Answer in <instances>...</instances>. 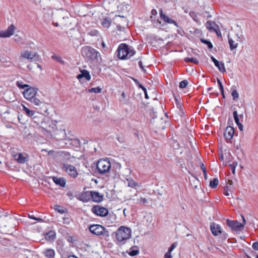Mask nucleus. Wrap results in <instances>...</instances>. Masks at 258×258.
I'll return each instance as SVG.
<instances>
[{
  "mask_svg": "<svg viewBox=\"0 0 258 258\" xmlns=\"http://www.w3.org/2000/svg\"><path fill=\"white\" fill-rule=\"evenodd\" d=\"M82 55L88 60L99 62L101 60L100 53L89 46L83 47L81 50Z\"/></svg>",
  "mask_w": 258,
  "mask_h": 258,
  "instance_id": "nucleus-1",
  "label": "nucleus"
},
{
  "mask_svg": "<svg viewBox=\"0 0 258 258\" xmlns=\"http://www.w3.org/2000/svg\"><path fill=\"white\" fill-rule=\"evenodd\" d=\"M135 53L136 51L132 47L125 43L120 44L117 50V56L121 59L129 58Z\"/></svg>",
  "mask_w": 258,
  "mask_h": 258,
  "instance_id": "nucleus-2",
  "label": "nucleus"
},
{
  "mask_svg": "<svg viewBox=\"0 0 258 258\" xmlns=\"http://www.w3.org/2000/svg\"><path fill=\"white\" fill-rule=\"evenodd\" d=\"M114 233L115 234L118 242L124 243L126 240L131 237V229L127 227L121 226Z\"/></svg>",
  "mask_w": 258,
  "mask_h": 258,
  "instance_id": "nucleus-3",
  "label": "nucleus"
},
{
  "mask_svg": "<svg viewBox=\"0 0 258 258\" xmlns=\"http://www.w3.org/2000/svg\"><path fill=\"white\" fill-rule=\"evenodd\" d=\"M89 231L93 234L97 236H102L105 239H107L110 236L109 232L103 226L99 224L90 225Z\"/></svg>",
  "mask_w": 258,
  "mask_h": 258,
  "instance_id": "nucleus-4",
  "label": "nucleus"
},
{
  "mask_svg": "<svg viewBox=\"0 0 258 258\" xmlns=\"http://www.w3.org/2000/svg\"><path fill=\"white\" fill-rule=\"evenodd\" d=\"M97 169L101 174L108 172L111 168V163L108 159H100L97 163Z\"/></svg>",
  "mask_w": 258,
  "mask_h": 258,
  "instance_id": "nucleus-5",
  "label": "nucleus"
},
{
  "mask_svg": "<svg viewBox=\"0 0 258 258\" xmlns=\"http://www.w3.org/2000/svg\"><path fill=\"white\" fill-rule=\"evenodd\" d=\"M27 59L29 60H37L39 59V55L36 52H32L28 50H23L21 52L19 56V61L22 62L23 59Z\"/></svg>",
  "mask_w": 258,
  "mask_h": 258,
  "instance_id": "nucleus-6",
  "label": "nucleus"
},
{
  "mask_svg": "<svg viewBox=\"0 0 258 258\" xmlns=\"http://www.w3.org/2000/svg\"><path fill=\"white\" fill-rule=\"evenodd\" d=\"M91 211L94 214L100 217L106 216L108 214L107 209L99 205L93 206L92 208Z\"/></svg>",
  "mask_w": 258,
  "mask_h": 258,
  "instance_id": "nucleus-7",
  "label": "nucleus"
},
{
  "mask_svg": "<svg viewBox=\"0 0 258 258\" xmlns=\"http://www.w3.org/2000/svg\"><path fill=\"white\" fill-rule=\"evenodd\" d=\"M38 89L33 88L29 86L23 92V95L25 99L30 100L37 95Z\"/></svg>",
  "mask_w": 258,
  "mask_h": 258,
  "instance_id": "nucleus-8",
  "label": "nucleus"
},
{
  "mask_svg": "<svg viewBox=\"0 0 258 258\" xmlns=\"http://www.w3.org/2000/svg\"><path fill=\"white\" fill-rule=\"evenodd\" d=\"M62 169L71 177H77L78 172L75 167L69 164H63Z\"/></svg>",
  "mask_w": 258,
  "mask_h": 258,
  "instance_id": "nucleus-9",
  "label": "nucleus"
},
{
  "mask_svg": "<svg viewBox=\"0 0 258 258\" xmlns=\"http://www.w3.org/2000/svg\"><path fill=\"white\" fill-rule=\"evenodd\" d=\"M159 15L160 19L164 21L165 24H173L176 27H178L177 23L174 20L170 18L167 15L164 13L162 9L159 10Z\"/></svg>",
  "mask_w": 258,
  "mask_h": 258,
  "instance_id": "nucleus-10",
  "label": "nucleus"
},
{
  "mask_svg": "<svg viewBox=\"0 0 258 258\" xmlns=\"http://www.w3.org/2000/svg\"><path fill=\"white\" fill-rule=\"evenodd\" d=\"M226 224L232 230L235 231L240 230L243 228V224H242L237 221H233L227 219Z\"/></svg>",
  "mask_w": 258,
  "mask_h": 258,
  "instance_id": "nucleus-11",
  "label": "nucleus"
},
{
  "mask_svg": "<svg viewBox=\"0 0 258 258\" xmlns=\"http://www.w3.org/2000/svg\"><path fill=\"white\" fill-rule=\"evenodd\" d=\"M16 30V27L13 24H11L5 31L0 32V37L3 38H8L13 35Z\"/></svg>",
  "mask_w": 258,
  "mask_h": 258,
  "instance_id": "nucleus-12",
  "label": "nucleus"
},
{
  "mask_svg": "<svg viewBox=\"0 0 258 258\" xmlns=\"http://www.w3.org/2000/svg\"><path fill=\"white\" fill-rule=\"evenodd\" d=\"M15 159L20 164H24L29 160V156L26 154L18 153L14 156Z\"/></svg>",
  "mask_w": 258,
  "mask_h": 258,
  "instance_id": "nucleus-13",
  "label": "nucleus"
},
{
  "mask_svg": "<svg viewBox=\"0 0 258 258\" xmlns=\"http://www.w3.org/2000/svg\"><path fill=\"white\" fill-rule=\"evenodd\" d=\"M53 135L58 140H63L66 137V131L64 129L56 130L53 131Z\"/></svg>",
  "mask_w": 258,
  "mask_h": 258,
  "instance_id": "nucleus-14",
  "label": "nucleus"
},
{
  "mask_svg": "<svg viewBox=\"0 0 258 258\" xmlns=\"http://www.w3.org/2000/svg\"><path fill=\"white\" fill-rule=\"evenodd\" d=\"M91 198L93 202L99 203L103 201V195H101L99 192L91 191Z\"/></svg>",
  "mask_w": 258,
  "mask_h": 258,
  "instance_id": "nucleus-15",
  "label": "nucleus"
},
{
  "mask_svg": "<svg viewBox=\"0 0 258 258\" xmlns=\"http://www.w3.org/2000/svg\"><path fill=\"white\" fill-rule=\"evenodd\" d=\"M210 229L212 234L215 236L222 233V228L218 224L212 223L210 225Z\"/></svg>",
  "mask_w": 258,
  "mask_h": 258,
  "instance_id": "nucleus-16",
  "label": "nucleus"
},
{
  "mask_svg": "<svg viewBox=\"0 0 258 258\" xmlns=\"http://www.w3.org/2000/svg\"><path fill=\"white\" fill-rule=\"evenodd\" d=\"M211 58L214 63L215 66L218 68L219 71L222 73H224L226 71L224 64L222 61H219L213 56L211 57Z\"/></svg>",
  "mask_w": 258,
  "mask_h": 258,
  "instance_id": "nucleus-17",
  "label": "nucleus"
},
{
  "mask_svg": "<svg viewBox=\"0 0 258 258\" xmlns=\"http://www.w3.org/2000/svg\"><path fill=\"white\" fill-rule=\"evenodd\" d=\"M234 129L233 127L228 126L226 128L225 133H224V137L227 140H230L234 135Z\"/></svg>",
  "mask_w": 258,
  "mask_h": 258,
  "instance_id": "nucleus-18",
  "label": "nucleus"
},
{
  "mask_svg": "<svg viewBox=\"0 0 258 258\" xmlns=\"http://www.w3.org/2000/svg\"><path fill=\"white\" fill-rule=\"evenodd\" d=\"M85 78L87 81H90L91 79V76L89 72L86 70H83L81 71V74L77 76V79H80Z\"/></svg>",
  "mask_w": 258,
  "mask_h": 258,
  "instance_id": "nucleus-19",
  "label": "nucleus"
},
{
  "mask_svg": "<svg viewBox=\"0 0 258 258\" xmlns=\"http://www.w3.org/2000/svg\"><path fill=\"white\" fill-rule=\"evenodd\" d=\"M91 191L83 192L80 196L79 200L83 202H88L91 199Z\"/></svg>",
  "mask_w": 258,
  "mask_h": 258,
  "instance_id": "nucleus-20",
  "label": "nucleus"
},
{
  "mask_svg": "<svg viewBox=\"0 0 258 258\" xmlns=\"http://www.w3.org/2000/svg\"><path fill=\"white\" fill-rule=\"evenodd\" d=\"M53 181L56 184L59 185L61 187H64L66 185V180L62 177H53Z\"/></svg>",
  "mask_w": 258,
  "mask_h": 258,
  "instance_id": "nucleus-21",
  "label": "nucleus"
},
{
  "mask_svg": "<svg viewBox=\"0 0 258 258\" xmlns=\"http://www.w3.org/2000/svg\"><path fill=\"white\" fill-rule=\"evenodd\" d=\"M219 27L215 22L209 21L206 23L207 28L210 31H214Z\"/></svg>",
  "mask_w": 258,
  "mask_h": 258,
  "instance_id": "nucleus-22",
  "label": "nucleus"
},
{
  "mask_svg": "<svg viewBox=\"0 0 258 258\" xmlns=\"http://www.w3.org/2000/svg\"><path fill=\"white\" fill-rule=\"evenodd\" d=\"M126 253H127L131 256H136L139 253V248L137 246L132 247L128 250H126Z\"/></svg>",
  "mask_w": 258,
  "mask_h": 258,
  "instance_id": "nucleus-23",
  "label": "nucleus"
},
{
  "mask_svg": "<svg viewBox=\"0 0 258 258\" xmlns=\"http://www.w3.org/2000/svg\"><path fill=\"white\" fill-rule=\"evenodd\" d=\"M44 255L47 258H54L55 251L52 249H47L44 251Z\"/></svg>",
  "mask_w": 258,
  "mask_h": 258,
  "instance_id": "nucleus-24",
  "label": "nucleus"
},
{
  "mask_svg": "<svg viewBox=\"0 0 258 258\" xmlns=\"http://www.w3.org/2000/svg\"><path fill=\"white\" fill-rule=\"evenodd\" d=\"M29 101L35 106L44 105V103L37 98V95L29 100Z\"/></svg>",
  "mask_w": 258,
  "mask_h": 258,
  "instance_id": "nucleus-25",
  "label": "nucleus"
},
{
  "mask_svg": "<svg viewBox=\"0 0 258 258\" xmlns=\"http://www.w3.org/2000/svg\"><path fill=\"white\" fill-rule=\"evenodd\" d=\"M243 114L242 113L240 114L239 115H238L237 111L235 110L233 112V117L236 124H238L239 123H241L240 122V118H243Z\"/></svg>",
  "mask_w": 258,
  "mask_h": 258,
  "instance_id": "nucleus-26",
  "label": "nucleus"
},
{
  "mask_svg": "<svg viewBox=\"0 0 258 258\" xmlns=\"http://www.w3.org/2000/svg\"><path fill=\"white\" fill-rule=\"evenodd\" d=\"M228 42L230 45V49L232 50L236 48L238 46V43H235L231 38H228Z\"/></svg>",
  "mask_w": 258,
  "mask_h": 258,
  "instance_id": "nucleus-27",
  "label": "nucleus"
},
{
  "mask_svg": "<svg viewBox=\"0 0 258 258\" xmlns=\"http://www.w3.org/2000/svg\"><path fill=\"white\" fill-rule=\"evenodd\" d=\"M111 24V21L108 18H104L101 22V25L106 28H108Z\"/></svg>",
  "mask_w": 258,
  "mask_h": 258,
  "instance_id": "nucleus-28",
  "label": "nucleus"
},
{
  "mask_svg": "<svg viewBox=\"0 0 258 258\" xmlns=\"http://www.w3.org/2000/svg\"><path fill=\"white\" fill-rule=\"evenodd\" d=\"M184 60L186 62H192L197 64L199 62V61L197 58L194 57H186L184 58Z\"/></svg>",
  "mask_w": 258,
  "mask_h": 258,
  "instance_id": "nucleus-29",
  "label": "nucleus"
},
{
  "mask_svg": "<svg viewBox=\"0 0 258 258\" xmlns=\"http://www.w3.org/2000/svg\"><path fill=\"white\" fill-rule=\"evenodd\" d=\"M23 110L25 112L26 114L29 116H33L35 112L33 110L29 109L27 107H26L25 106H23Z\"/></svg>",
  "mask_w": 258,
  "mask_h": 258,
  "instance_id": "nucleus-30",
  "label": "nucleus"
},
{
  "mask_svg": "<svg viewBox=\"0 0 258 258\" xmlns=\"http://www.w3.org/2000/svg\"><path fill=\"white\" fill-rule=\"evenodd\" d=\"M128 186L131 187H135L138 185V183L135 181L133 179H127Z\"/></svg>",
  "mask_w": 258,
  "mask_h": 258,
  "instance_id": "nucleus-31",
  "label": "nucleus"
},
{
  "mask_svg": "<svg viewBox=\"0 0 258 258\" xmlns=\"http://www.w3.org/2000/svg\"><path fill=\"white\" fill-rule=\"evenodd\" d=\"M16 85L17 87H18L19 88L21 89H25L27 88V87H29V85L28 84H24L23 82L19 81H17L16 83Z\"/></svg>",
  "mask_w": 258,
  "mask_h": 258,
  "instance_id": "nucleus-32",
  "label": "nucleus"
},
{
  "mask_svg": "<svg viewBox=\"0 0 258 258\" xmlns=\"http://www.w3.org/2000/svg\"><path fill=\"white\" fill-rule=\"evenodd\" d=\"M55 236L54 232L50 231L47 234V237L46 238L49 240H53L54 239Z\"/></svg>",
  "mask_w": 258,
  "mask_h": 258,
  "instance_id": "nucleus-33",
  "label": "nucleus"
},
{
  "mask_svg": "<svg viewBox=\"0 0 258 258\" xmlns=\"http://www.w3.org/2000/svg\"><path fill=\"white\" fill-rule=\"evenodd\" d=\"M219 181L217 178H214L213 180H211L210 182V186L212 188H215L217 187Z\"/></svg>",
  "mask_w": 258,
  "mask_h": 258,
  "instance_id": "nucleus-34",
  "label": "nucleus"
},
{
  "mask_svg": "<svg viewBox=\"0 0 258 258\" xmlns=\"http://www.w3.org/2000/svg\"><path fill=\"white\" fill-rule=\"evenodd\" d=\"M101 88L98 87H95V88H92L90 89L89 90V92L90 93H100L101 92Z\"/></svg>",
  "mask_w": 258,
  "mask_h": 258,
  "instance_id": "nucleus-35",
  "label": "nucleus"
},
{
  "mask_svg": "<svg viewBox=\"0 0 258 258\" xmlns=\"http://www.w3.org/2000/svg\"><path fill=\"white\" fill-rule=\"evenodd\" d=\"M201 41L203 43L207 44L208 46V47L209 49H212L213 48V45L210 41H209L207 40L204 39H201Z\"/></svg>",
  "mask_w": 258,
  "mask_h": 258,
  "instance_id": "nucleus-36",
  "label": "nucleus"
},
{
  "mask_svg": "<svg viewBox=\"0 0 258 258\" xmlns=\"http://www.w3.org/2000/svg\"><path fill=\"white\" fill-rule=\"evenodd\" d=\"M188 82L187 80H183L179 83V87L181 89L185 88L188 85Z\"/></svg>",
  "mask_w": 258,
  "mask_h": 258,
  "instance_id": "nucleus-37",
  "label": "nucleus"
},
{
  "mask_svg": "<svg viewBox=\"0 0 258 258\" xmlns=\"http://www.w3.org/2000/svg\"><path fill=\"white\" fill-rule=\"evenodd\" d=\"M237 165H238V163L236 162H233L232 164H230L229 165V166H230V167L232 170V173L233 174H235V168H236V166H237Z\"/></svg>",
  "mask_w": 258,
  "mask_h": 258,
  "instance_id": "nucleus-38",
  "label": "nucleus"
},
{
  "mask_svg": "<svg viewBox=\"0 0 258 258\" xmlns=\"http://www.w3.org/2000/svg\"><path fill=\"white\" fill-rule=\"evenodd\" d=\"M231 95L233 97V100H236L239 97V94L236 90H233L232 91Z\"/></svg>",
  "mask_w": 258,
  "mask_h": 258,
  "instance_id": "nucleus-39",
  "label": "nucleus"
},
{
  "mask_svg": "<svg viewBox=\"0 0 258 258\" xmlns=\"http://www.w3.org/2000/svg\"><path fill=\"white\" fill-rule=\"evenodd\" d=\"M148 202L147 199L144 198H140L137 199V202L140 205H143L147 203Z\"/></svg>",
  "mask_w": 258,
  "mask_h": 258,
  "instance_id": "nucleus-40",
  "label": "nucleus"
},
{
  "mask_svg": "<svg viewBox=\"0 0 258 258\" xmlns=\"http://www.w3.org/2000/svg\"><path fill=\"white\" fill-rule=\"evenodd\" d=\"M51 57L53 59L56 60L57 61L59 62L61 64H63L64 63V61L61 59L60 57H59L56 55H53Z\"/></svg>",
  "mask_w": 258,
  "mask_h": 258,
  "instance_id": "nucleus-41",
  "label": "nucleus"
},
{
  "mask_svg": "<svg viewBox=\"0 0 258 258\" xmlns=\"http://www.w3.org/2000/svg\"><path fill=\"white\" fill-rule=\"evenodd\" d=\"M175 100H176V102L177 108L179 109V111H181V116H182L184 114L183 109L182 107V105L177 101V100L176 99Z\"/></svg>",
  "mask_w": 258,
  "mask_h": 258,
  "instance_id": "nucleus-42",
  "label": "nucleus"
},
{
  "mask_svg": "<svg viewBox=\"0 0 258 258\" xmlns=\"http://www.w3.org/2000/svg\"><path fill=\"white\" fill-rule=\"evenodd\" d=\"M228 185L226 186V188L228 189L229 188V191H231L232 189V185L233 184V181L231 180H228L227 182Z\"/></svg>",
  "mask_w": 258,
  "mask_h": 258,
  "instance_id": "nucleus-43",
  "label": "nucleus"
},
{
  "mask_svg": "<svg viewBox=\"0 0 258 258\" xmlns=\"http://www.w3.org/2000/svg\"><path fill=\"white\" fill-rule=\"evenodd\" d=\"M28 217L30 219H34L39 222H41L43 220L42 219L40 218H36L35 216H34V215L31 214L28 215Z\"/></svg>",
  "mask_w": 258,
  "mask_h": 258,
  "instance_id": "nucleus-44",
  "label": "nucleus"
},
{
  "mask_svg": "<svg viewBox=\"0 0 258 258\" xmlns=\"http://www.w3.org/2000/svg\"><path fill=\"white\" fill-rule=\"evenodd\" d=\"M217 83H218V85L219 86L220 92H223V90H224V87H223V85L222 84V82H221V81L219 79H217Z\"/></svg>",
  "mask_w": 258,
  "mask_h": 258,
  "instance_id": "nucleus-45",
  "label": "nucleus"
},
{
  "mask_svg": "<svg viewBox=\"0 0 258 258\" xmlns=\"http://www.w3.org/2000/svg\"><path fill=\"white\" fill-rule=\"evenodd\" d=\"M176 246L177 243L176 242L173 243L169 247L168 251L171 252Z\"/></svg>",
  "mask_w": 258,
  "mask_h": 258,
  "instance_id": "nucleus-46",
  "label": "nucleus"
},
{
  "mask_svg": "<svg viewBox=\"0 0 258 258\" xmlns=\"http://www.w3.org/2000/svg\"><path fill=\"white\" fill-rule=\"evenodd\" d=\"M89 34L93 36H97L98 32L96 30H92L89 32Z\"/></svg>",
  "mask_w": 258,
  "mask_h": 258,
  "instance_id": "nucleus-47",
  "label": "nucleus"
},
{
  "mask_svg": "<svg viewBox=\"0 0 258 258\" xmlns=\"http://www.w3.org/2000/svg\"><path fill=\"white\" fill-rule=\"evenodd\" d=\"M69 19V18L68 17H63L60 20L59 22L62 25H64L66 24V23L63 22V21H66V20H67Z\"/></svg>",
  "mask_w": 258,
  "mask_h": 258,
  "instance_id": "nucleus-48",
  "label": "nucleus"
},
{
  "mask_svg": "<svg viewBox=\"0 0 258 258\" xmlns=\"http://www.w3.org/2000/svg\"><path fill=\"white\" fill-rule=\"evenodd\" d=\"M252 247L253 249L258 250V242H254L252 245Z\"/></svg>",
  "mask_w": 258,
  "mask_h": 258,
  "instance_id": "nucleus-49",
  "label": "nucleus"
},
{
  "mask_svg": "<svg viewBox=\"0 0 258 258\" xmlns=\"http://www.w3.org/2000/svg\"><path fill=\"white\" fill-rule=\"evenodd\" d=\"M214 32H215L216 33V34H217L218 37H221L222 36H221V31H220V30L219 29V27H218L217 29H216V30L215 31H214Z\"/></svg>",
  "mask_w": 258,
  "mask_h": 258,
  "instance_id": "nucleus-50",
  "label": "nucleus"
},
{
  "mask_svg": "<svg viewBox=\"0 0 258 258\" xmlns=\"http://www.w3.org/2000/svg\"><path fill=\"white\" fill-rule=\"evenodd\" d=\"M171 252L168 251L165 254L164 258H171Z\"/></svg>",
  "mask_w": 258,
  "mask_h": 258,
  "instance_id": "nucleus-51",
  "label": "nucleus"
},
{
  "mask_svg": "<svg viewBox=\"0 0 258 258\" xmlns=\"http://www.w3.org/2000/svg\"><path fill=\"white\" fill-rule=\"evenodd\" d=\"M60 208V207L59 206H56V208H55V209L57 210V211L58 212H59L60 213H64L63 210L58 209V208Z\"/></svg>",
  "mask_w": 258,
  "mask_h": 258,
  "instance_id": "nucleus-52",
  "label": "nucleus"
},
{
  "mask_svg": "<svg viewBox=\"0 0 258 258\" xmlns=\"http://www.w3.org/2000/svg\"><path fill=\"white\" fill-rule=\"evenodd\" d=\"M228 190H229V188L228 189L226 188V187L225 188L224 192V194L225 196H229V194L228 191Z\"/></svg>",
  "mask_w": 258,
  "mask_h": 258,
  "instance_id": "nucleus-53",
  "label": "nucleus"
},
{
  "mask_svg": "<svg viewBox=\"0 0 258 258\" xmlns=\"http://www.w3.org/2000/svg\"><path fill=\"white\" fill-rule=\"evenodd\" d=\"M151 14L152 15L155 16L157 14V11L155 9H153L151 11Z\"/></svg>",
  "mask_w": 258,
  "mask_h": 258,
  "instance_id": "nucleus-54",
  "label": "nucleus"
},
{
  "mask_svg": "<svg viewBox=\"0 0 258 258\" xmlns=\"http://www.w3.org/2000/svg\"><path fill=\"white\" fill-rule=\"evenodd\" d=\"M237 126L241 131H243V125L241 123H239L238 124H237Z\"/></svg>",
  "mask_w": 258,
  "mask_h": 258,
  "instance_id": "nucleus-55",
  "label": "nucleus"
},
{
  "mask_svg": "<svg viewBox=\"0 0 258 258\" xmlns=\"http://www.w3.org/2000/svg\"><path fill=\"white\" fill-rule=\"evenodd\" d=\"M201 168L203 172H204V171H206V169L203 164H202L201 165Z\"/></svg>",
  "mask_w": 258,
  "mask_h": 258,
  "instance_id": "nucleus-56",
  "label": "nucleus"
},
{
  "mask_svg": "<svg viewBox=\"0 0 258 258\" xmlns=\"http://www.w3.org/2000/svg\"><path fill=\"white\" fill-rule=\"evenodd\" d=\"M139 67L141 68V69H142V70L144 69L142 61H140L139 62Z\"/></svg>",
  "mask_w": 258,
  "mask_h": 258,
  "instance_id": "nucleus-57",
  "label": "nucleus"
},
{
  "mask_svg": "<svg viewBox=\"0 0 258 258\" xmlns=\"http://www.w3.org/2000/svg\"><path fill=\"white\" fill-rule=\"evenodd\" d=\"M117 139L118 141V142L120 143H122L123 142L122 139L119 137H117Z\"/></svg>",
  "mask_w": 258,
  "mask_h": 258,
  "instance_id": "nucleus-58",
  "label": "nucleus"
},
{
  "mask_svg": "<svg viewBox=\"0 0 258 258\" xmlns=\"http://www.w3.org/2000/svg\"><path fill=\"white\" fill-rule=\"evenodd\" d=\"M15 40L16 42L17 43H19L20 42V40H21V38L20 37H18L17 38H15Z\"/></svg>",
  "mask_w": 258,
  "mask_h": 258,
  "instance_id": "nucleus-59",
  "label": "nucleus"
},
{
  "mask_svg": "<svg viewBox=\"0 0 258 258\" xmlns=\"http://www.w3.org/2000/svg\"><path fill=\"white\" fill-rule=\"evenodd\" d=\"M203 173H204V175L205 179H207V171H204L203 172Z\"/></svg>",
  "mask_w": 258,
  "mask_h": 258,
  "instance_id": "nucleus-60",
  "label": "nucleus"
},
{
  "mask_svg": "<svg viewBox=\"0 0 258 258\" xmlns=\"http://www.w3.org/2000/svg\"><path fill=\"white\" fill-rule=\"evenodd\" d=\"M241 217L242 218V221H243V223H241V224H243V226H244L246 223V220L243 216H241Z\"/></svg>",
  "mask_w": 258,
  "mask_h": 258,
  "instance_id": "nucleus-61",
  "label": "nucleus"
},
{
  "mask_svg": "<svg viewBox=\"0 0 258 258\" xmlns=\"http://www.w3.org/2000/svg\"><path fill=\"white\" fill-rule=\"evenodd\" d=\"M67 195H68L69 197H73V192H68L67 193Z\"/></svg>",
  "mask_w": 258,
  "mask_h": 258,
  "instance_id": "nucleus-62",
  "label": "nucleus"
},
{
  "mask_svg": "<svg viewBox=\"0 0 258 258\" xmlns=\"http://www.w3.org/2000/svg\"><path fill=\"white\" fill-rule=\"evenodd\" d=\"M74 142L76 144H78L79 145L80 144L79 141L78 139H75L74 140Z\"/></svg>",
  "mask_w": 258,
  "mask_h": 258,
  "instance_id": "nucleus-63",
  "label": "nucleus"
},
{
  "mask_svg": "<svg viewBox=\"0 0 258 258\" xmlns=\"http://www.w3.org/2000/svg\"><path fill=\"white\" fill-rule=\"evenodd\" d=\"M101 45H102V47L103 48H105L106 47V45H105V43H104V41H103L102 43H101Z\"/></svg>",
  "mask_w": 258,
  "mask_h": 258,
  "instance_id": "nucleus-64",
  "label": "nucleus"
}]
</instances>
